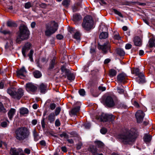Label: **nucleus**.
<instances>
[{"label":"nucleus","mask_w":155,"mask_h":155,"mask_svg":"<svg viewBox=\"0 0 155 155\" xmlns=\"http://www.w3.org/2000/svg\"><path fill=\"white\" fill-rule=\"evenodd\" d=\"M133 130H130L119 134L118 138L119 140L125 144H131L135 141L136 135L133 132Z\"/></svg>","instance_id":"1"},{"label":"nucleus","mask_w":155,"mask_h":155,"mask_svg":"<svg viewBox=\"0 0 155 155\" xmlns=\"http://www.w3.org/2000/svg\"><path fill=\"white\" fill-rule=\"evenodd\" d=\"M19 34L16 39L17 43L27 39L29 35V31L27 27L24 25H21L19 27Z\"/></svg>","instance_id":"2"},{"label":"nucleus","mask_w":155,"mask_h":155,"mask_svg":"<svg viewBox=\"0 0 155 155\" xmlns=\"http://www.w3.org/2000/svg\"><path fill=\"white\" fill-rule=\"evenodd\" d=\"M15 134L16 138L20 141H23L27 138L29 135L27 129L25 127L17 128L15 131Z\"/></svg>","instance_id":"3"},{"label":"nucleus","mask_w":155,"mask_h":155,"mask_svg":"<svg viewBox=\"0 0 155 155\" xmlns=\"http://www.w3.org/2000/svg\"><path fill=\"white\" fill-rule=\"evenodd\" d=\"M58 27V24L55 21H51L49 23L46 25L45 35L48 37L50 36L57 31Z\"/></svg>","instance_id":"4"},{"label":"nucleus","mask_w":155,"mask_h":155,"mask_svg":"<svg viewBox=\"0 0 155 155\" xmlns=\"http://www.w3.org/2000/svg\"><path fill=\"white\" fill-rule=\"evenodd\" d=\"M93 24V21L92 17L87 15L84 18L82 25L85 30L88 31L92 28Z\"/></svg>","instance_id":"5"},{"label":"nucleus","mask_w":155,"mask_h":155,"mask_svg":"<svg viewBox=\"0 0 155 155\" xmlns=\"http://www.w3.org/2000/svg\"><path fill=\"white\" fill-rule=\"evenodd\" d=\"M61 70L62 72L61 75L60 76L61 78H65L67 76L68 79L69 80L72 81L74 79V74L71 73L69 69L66 68L64 66L62 67Z\"/></svg>","instance_id":"6"},{"label":"nucleus","mask_w":155,"mask_h":155,"mask_svg":"<svg viewBox=\"0 0 155 155\" xmlns=\"http://www.w3.org/2000/svg\"><path fill=\"white\" fill-rule=\"evenodd\" d=\"M115 116L112 114H109L102 113L100 117L97 118L101 121L103 122L111 121L112 122L114 121Z\"/></svg>","instance_id":"7"},{"label":"nucleus","mask_w":155,"mask_h":155,"mask_svg":"<svg viewBox=\"0 0 155 155\" xmlns=\"http://www.w3.org/2000/svg\"><path fill=\"white\" fill-rule=\"evenodd\" d=\"M26 91L30 93L35 92L37 89V87L31 83H27L25 86Z\"/></svg>","instance_id":"8"},{"label":"nucleus","mask_w":155,"mask_h":155,"mask_svg":"<svg viewBox=\"0 0 155 155\" xmlns=\"http://www.w3.org/2000/svg\"><path fill=\"white\" fill-rule=\"evenodd\" d=\"M104 103L109 107H113L115 104L113 98L110 96H108L106 97Z\"/></svg>","instance_id":"9"},{"label":"nucleus","mask_w":155,"mask_h":155,"mask_svg":"<svg viewBox=\"0 0 155 155\" xmlns=\"http://www.w3.org/2000/svg\"><path fill=\"white\" fill-rule=\"evenodd\" d=\"M144 116L145 114L141 110L137 111L135 114L137 122L140 123L142 122Z\"/></svg>","instance_id":"10"},{"label":"nucleus","mask_w":155,"mask_h":155,"mask_svg":"<svg viewBox=\"0 0 155 155\" xmlns=\"http://www.w3.org/2000/svg\"><path fill=\"white\" fill-rule=\"evenodd\" d=\"M98 48L101 49L105 53H106L110 48V45L108 42H107L103 45H99Z\"/></svg>","instance_id":"11"},{"label":"nucleus","mask_w":155,"mask_h":155,"mask_svg":"<svg viewBox=\"0 0 155 155\" xmlns=\"http://www.w3.org/2000/svg\"><path fill=\"white\" fill-rule=\"evenodd\" d=\"M23 94L24 91L21 88H20L18 90L17 92H15V93L12 97L19 100L23 95Z\"/></svg>","instance_id":"12"},{"label":"nucleus","mask_w":155,"mask_h":155,"mask_svg":"<svg viewBox=\"0 0 155 155\" xmlns=\"http://www.w3.org/2000/svg\"><path fill=\"white\" fill-rule=\"evenodd\" d=\"M31 45L30 43L28 42L25 44L24 46L22 48V53L25 57H26L25 53L28 51L30 49Z\"/></svg>","instance_id":"13"},{"label":"nucleus","mask_w":155,"mask_h":155,"mask_svg":"<svg viewBox=\"0 0 155 155\" xmlns=\"http://www.w3.org/2000/svg\"><path fill=\"white\" fill-rule=\"evenodd\" d=\"M117 79L118 82L124 83L127 79V76L125 74L121 73L117 76Z\"/></svg>","instance_id":"14"},{"label":"nucleus","mask_w":155,"mask_h":155,"mask_svg":"<svg viewBox=\"0 0 155 155\" xmlns=\"http://www.w3.org/2000/svg\"><path fill=\"white\" fill-rule=\"evenodd\" d=\"M27 71L24 67H22L19 70L17 71L18 77L21 78V77H24L25 74L26 73Z\"/></svg>","instance_id":"15"},{"label":"nucleus","mask_w":155,"mask_h":155,"mask_svg":"<svg viewBox=\"0 0 155 155\" xmlns=\"http://www.w3.org/2000/svg\"><path fill=\"white\" fill-rule=\"evenodd\" d=\"M134 45L136 46H140L141 45L142 42L140 38L138 36L135 37L133 40Z\"/></svg>","instance_id":"16"},{"label":"nucleus","mask_w":155,"mask_h":155,"mask_svg":"<svg viewBox=\"0 0 155 155\" xmlns=\"http://www.w3.org/2000/svg\"><path fill=\"white\" fill-rule=\"evenodd\" d=\"M48 86L45 84L42 83L40 84L38 87L39 89L40 92L42 93H45L47 89Z\"/></svg>","instance_id":"17"},{"label":"nucleus","mask_w":155,"mask_h":155,"mask_svg":"<svg viewBox=\"0 0 155 155\" xmlns=\"http://www.w3.org/2000/svg\"><path fill=\"white\" fill-rule=\"evenodd\" d=\"M132 73L135 74L136 75L143 76V74L142 72H140V70L138 68H133L131 70Z\"/></svg>","instance_id":"18"},{"label":"nucleus","mask_w":155,"mask_h":155,"mask_svg":"<svg viewBox=\"0 0 155 155\" xmlns=\"http://www.w3.org/2000/svg\"><path fill=\"white\" fill-rule=\"evenodd\" d=\"M16 112L15 110L11 108L8 113V117L10 120H12Z\"/></svg>","instance_id":"19"},{"label":"nucleus","mask_w":155,"mask_h":155,"mask_svg":"<svg viewBox=\"0 0 155 155\" xmlns=\"http://www.w3.org/2000/svg\"><path fill=\"white\" fill-rule=\"evenodd\" d=\"M80 108V107L79 106L74 107L71 110V114L73 115H76L79 112Z\"/></svg>","instance_id":"20"},{"label":"nucleus","mask_w":155,"mask_h":155,"mask_svg":"<svg viewBox=\"0 0 155 155\" xmlns=\"http://www.w3.org/2000/svg\"><path fill=\"white\" fill-rule=\"evenodd\" d=\"M136 81L139 84H142L145 82V78L143 74V76H139L136 78Z\"/></svg>","instance_id":"21"},{"label":"nucleus","mask_w":155,"mask_h":155,"mask_svg":"<svg viewBox=\"0 0 155 155\" xmlns=\"http://www.w3.org/2000/svg\"><path fill=\"white\" fill-rule=\"evenodd\" d=\"M20 113V114L24 115L25 114H27L28 113V110L26 108L22 107L19 109Z\"/></svg>","instance_id":"22"},{"label":"nucleus","mask_w":155,"mask_h":155,"mask_svg":"<svg viewBox=\"0 0 155 155\" xmlns=\"http://www.w3.org/2000/svg\"><path fill=\"white\" fill-rule=\"evenodd\" d=\"M10 153L11 155H19V151L15 148H11Z\"/></svg>","instance_id":"23"},{"label":"nucleus","mask_w":155,"mask_h":155,"mask_svg":"<svg viewBox=\"0 0 155 155\" xmlns=\"http://www.w3.org/2000/svg\"><path fill=\"white\" fill-rule=\"evenodd\" d=\"M55 119V114L54 113H51L48 116V120L51 123L53 122Z\"/></svg>","instance_id":"24"},{"label":"nucleus","mask_w":155,"mask_h":155,"mask_svg":"<svg viewBox=\"0 0 155 155\" xmlns=\"http://www.w3.org/2000/svg\"><path fill=\"white\" fill-rule=\"evenodd\" d=\"M56 59L55 57H54L53 58L50 64L49 68V69H52L54 68V65L55 64Z\"/></svg>","instance_id":"25"},{"label":"nucleus","mask_w":155,"mask_h":155,"mask_svg":"<svg viewBox=\"0 0 155 155\" xmlns=\"http://www.w3.org/2000/svg\"><path fill=\"white\" fill-rule=\"evenodd\" d=\"M32 132L35 140V141H38L40 139V137H39L35 129L33 130Z\"/></svg>","instance_id":"26"},{"label":"nucleus","mask_w":155,"mask_h":155,"mask_svg":"<svg viewBox=\"0 0 155 155\" xmlns=\"http://www.w3.org/2000/svg\"><path fill=\"white\" fill-rule=\"evenodd\" d=\"M108 37V33L106 32H103L100 34L99 38L100 39H105L107 38Z\"/></svg>","instance_id":"27"},{"label":"nucleus","mask_w":155,"mask_h":155,"mask_svg":"<svg viewBox=\"0 0 155 155\" xmlns=\"http://www.w3.org/2000/svg\"><path fill=\"white\" fill-rule=\"evenodd\" d=\"M33 73L35 77L36 78H39L42 76L41 72L38 70L35 71L33 72Z\"/></svg>","instance_id":"28"},{"label":"nucleus","mask_w":155,"mask_h":155,"mask_svg":"<svg viewBox=\"0 0 155 155\" xmlns=\"http://www.w3.org/2000/svg\"><path fill=\"white\" fill-rule=\"evenodd\" d=\"M116 71L114 69H111L109 71V75L110 77H113L116 75Z\"/></svg>","instance_id":"29"},{"label":"nucleus","mask_w":155,"mask_h":155,"mask_svg":"<svg viewBox=\"0 0 155 155\" xmlns=\"http://www.w3.org/2000/svg\"><path fill=\"white\" fill-rule=\"evenodd\" d=\"M151 139V136L150 135L146 134L143 137L144 141L146 142H149Z\"/></svg>","instance_id":"30"},{"label":"nucleus","mask_w":155,"mask_h":155,"mask_svg":"<svg viewBox=\"0 0 155 155\" xmlns=\"http://www.w3.org/2000/svg\"><path fill=\"white\" fill-rule=\"evenodd\" d=\"M13 45V42L11 40H9L7 41L6 44L5 46L6 49L8 48L11 47Z\"/></svg>","instance_id":"31"},{"label":"nucleus","mask_w":155,"mask_h":155,"mask_svg":"<svg viewBox=\"0 0 155 155\" xmlns=\"http://www.w3.org/2000/svg\"><path fill=\"white\" fill-rule=\"evenodd\" d=\"M81 18V16L80 15L77 14L73 15V20L74 21H79Z\"/></svg>","instance_id":"32"},{"label":"nucleus","mask_w":155,"mask_h":155,"mask_svg":"<svg viewBox=\"0 0 155 155\" xmlns=\"http://www.w3.org/2000/svg\"><path fill=\"white\" fill-rule=\"evenodd\" d=\"M149 46L150 48L155 47V40L151 38L149 41Z\"/></svg>","instance_id":"33"},{"label":"nucleus","mask_w":155,"mask_h":155,"mask_svg":"<svg viewBox=\"0 0 155 155\" xmlns=\"http://www.w3.org/2000/svg\"><path fill=\"white\" fill-rule=\"evenodd\" d=\"M7 92L11 96L13 97L14 93V90L12 88H9L7 90Z\"/></svg>","instance_id":"34"},{"label":"nucleus","mask_w":155,"mask_h":155,"mask_svg":"<svg viewBox=\"0 0 155 155\" xmlns=\"http://www.w3.org/2000/svg\"><path fill=\"white\" fill-rule=\"evenodd\" d=\"M70 0H64L62 2V4L66 7H68L70 4Z\"/></svg>","instance_id":"35"},{"label":"nucleus","mask_w":155,"mask_h":155,"mask_svg":"<svg viewBox=\"0 0 155 155\" xmlns=\"http://www.w3.org/2000/svg\"><path fill=\"white\" fill-rule=\"evenodd\" d=\"M7 25L8 26L10 27H16L17 26V25L15 22L12 21H8L7 22Z\"/></svg>","instance_id":"36"},{"label":"nucleus","mask_w":155,"mask_h":155,"mask_svg":"<svg viewBox=\"0 0 155 155\" xmlns=\"http://www.w3.org/2000/svg\"><path fill=\"white\" fill-rule=\"evenodd\" d=\"M91 151L93 155H94L97 153V150L96 148L94 146H92L90 147Z\"/></svg>","instance_id":"37"},{"label":"nucleus","mask_w":155,"mask_h":155,"mask_svg":"<svg viewBox=\"0 0 155 155\" xmlns=\"http://www.w3.org/2000/svg\"><path fill=\"white\" fill-rule=\"evenodd\" d=\"M117 53L120 56H123L125 54L123 50L120 48H118L117 49Z\"/></svg>","instance_id":"38"},{"label":"nucleus","mask_w":155,"mask_h":155,"mask_svg":"<svg viewBox=\"0 0 155 155\" xmlns=\"http://www.w3.org/2000/svg\"><path fill=\"white\" fill-rule=\"evenodd\" d=\"M113 38L114 39L117 40H120L121 38L119 33L117 32H114V33Z\"/></svg>","instance_id":"39"},{"label":"nucleus","mask_w":155,"mask_h":155,"mask_svg":"<svg viewBox=\"0 0 155 155\" xmlns=\"http://www.w3.org/2000/svg\"><path fill=\"white\" fill-rule=\"evenodd\" d=\"M80 34L78 32H76L74 34L73 37L77 40H80Z\"/></svg>","instance_id":"40"},{"label":"nucleus","mask_w":155,"mask_h":155,"mask_svg":"<svg viewBox=\"0 0 155 155\" xmlns=\"http://www.w3.org/2000/svg\"><path fill=\"white\" fill-rule=\"evenodd\" d=\"M32 6V4L30 2H28L25 4V8L28 9Z\"/></svg>","instance_id":"41"},{"label":"nucleus","mask_w":155,"mask_h":155,"mask_svg":"<svg viewBox=\"0 0 155 155\" xmlns=\"http://www.w3.org/2000/svg\"><path fill=\"white\" fill-rule=\"evenodd\" d=\"M33 54V51L31 50H30L29 53L28 54V56L29 57V58L30 60V61H33V59L32 57Z\"/></svg>","instance_id":"42"},{"label":"nucleus","mask_w":155,"mask_h":155,"mask_svg":"<svg viewBox=\"0 0 155 155\" xmlns=\"http://www.w3.org/2000/svg\"><path fill=\"white\" fill-rule=\"evenodd\" d=\"M113 11L115 14H117V15H118L119 16L121 17H123V15L122 14L121 12L118 11L117 10L115 9H113Z\"/></svg>","instance_id":"43"},{"label":"nucleus","mask_w":155,"mask_h":155,"mask_svg":"<svg viewBox=\"0 0 155 155\" xmlns=\"http://www.w3.org/2000/svg\"><path fill=\"white\" fill-rule=\"evenodd\" d=\"M61 110V108L60 107H57L55 110V115H58L60 113Z\"/></svg>","instance_id":"44"},{"label":"nucleus","mask_w":155,"mask_h":155,"mask_svg":"<svg viewBox=\"0 0 155 155\" xmlns=\"http://www.w3.org/2000/svg\"><path fill=\"white\" fill-rule=\"evenodd\" d=\"M96 144L99 147H101L103 146V143L101 141H97L95 142Z\"/></svg>","instance_id":"45"},{"label":"nucleus","mask_w":155,"mask_h":155,"mask_svg":"<svg viewBox=\"0 0 155 155\" xmlns=\"http://www.w3.org/2000/svg\"><path fill=\"white\" fill-rule=\"evenodd\" d=\"M79 93L81 96H84L85 95V91L84 89H81L79 91Z\"/></svg>","instance_id":"46"},{"label":"nucleus","mask_w":155,"mask_h":155,"mask_svg":"<svg viewBox=\"0 0 155 155\" xmlns=\"http://www.w3.org/2000/svg\"><path fill=\"white\" fill-rule=\"evenodd\" d=\"M82 146V144L81 142H79L76 144V148L77 150H79L81 148Z\"/></svg>","instance_id":"47"},{"label":"nucleus","mask_w":155,"mask_h":155,"mask_svg":"<svg viewBox=\"0 0 155 155\" xmlns=\"http://www.w3.org/2000/svg\"><path fill=\"white\" fill-rule=\"evenodd\" d=\"M56 107V105L54 103H51L49 106L51 110H54Z\"/></svg>","instance_id":"48"},{"label":"nucleus","mask_w":155,"mask_h":155,"mask_svg":"<svg viewBox=\"0 0 155 155\" xmlns=\"http://www.w3.org/2000/svg\"><path fill=\"white\" fill-rule=\"evenodd\" d=\"M107 129L104 127L102 128L100 130L101 133L102 134H105L107 133Z\"/></svg>","instance_id":"49"},{"label":"nucleus","mask_w":155,"mask_h":155,"mask_svg":"<svg viewBox=\"0 0 155 155\" xmlns=\"http://www.w3.org/2000/svg\"><path fill=\"white\" fill-rule=\"evenodd\" d=\"M45 118L43 117L42 118V120L41 121V126L42 127V128L44 129L45 127Z\"/></svg>","instance_id":"50"},{"label":"nucleus","mask_w":155,"mask_h":155,"mask_svg":"<svg viewBox=\"0 0 155 155\" xmlns=\"http://www.w3.org/2000/svg\"><path fill=\"white\" fill-rule=\"evenodd\" d=\"M1 111L5 112V110L2 103L0 102V112Z\"/></svg>","instance_id":"51"},{"label":"nucleus","mask_w":155,"mask_h":155,"mask_svg":"<svg viewBox=\"0 0 155 155\" xmlns=\"http://www.w3.org/2000/svg\"><path fill=\"white\" fill-rule=\"evenodd\" d=\"M117 90L118 92L120 94H122L124 92V90L123 89L119 87H118L117 88Z\"/></svg>","instance_id":"52"},{"label":"nucleus","mask_w":155,"mask_h":155,"mask_svg":"<svg viewBox=\"0 0 155 155\" xmlns=\"http://www.w3.org/2000/svg\"><path fill=\"white\" fill-rule=\"evenodd\" d=\"M56 38L58 40H61L63 38L64 36L62 35L59 34L57 35Z\"/></svg>","instance_id":"53"},{"label":"nucleus","mask_w":155,"mask_h":155,"mask_svg":"<svg viewBox=\"0 0 155 155\" xmlns=\"http://www.w3.org/2000/svg\"><path fill=\"white\" fill-rule=\"evenodd\" d=\"M55 125L56 126L58 127L61 125L60 122L59 120L58 119H57L55 123Z\"/></svg>","instance_id":"54"},{"label":"nucleus","mask_w":155,"mask_h":155,"mask_svg":"<svg viewBox=\"0 0 155 155\" xmlns=\"http://www.w3.org/2000/svg\"><path fill=\"white\" fill-rule=\"evenodd\" d=\"M84 126L86 129H89L91 127V124L89 123H86L84 124Z\"/></svg>","instance_id":"55"},{"label":"nucleus","mask_w":155,"mask_h":155,"mask_svg":"<svg viewBox=\"0 0 155 155\" xmlns=\"http://www.w3.org/2000/svg\"><path fill=\"white\" fill-rule=\"evenodd\" d=\"M132 45L130 44H127L125 45V48L127 49H129L131 48Z\"/></svg>","instance_id":"56"},{"label":"nucleus","mask_w":155,"mask_h":155,"mask_svg":"<svg viewBox=\"0 0 155 155\" xmlns=\"http://www.w3.org/2000/svg\"><path fill=\"white\" fill-rule=\"evenodd\" d=\"M98 89L99 90L103 91L106 90V88L104 87L99 86L98 87Z\"/></svg>","instance_id":"57"},{"label":"nucleus","mask_w":155,"mask_h":155,"mask_svg":"<svg viewBox=\"0 0 155 155\" xmlns=\"http://www.w3.org/2000/svg\"><path fill=\"white\" fill-rule=\"evenodd\" d=\"M24 152L28 154L30 153V150L28 148H25L24 150Z\"/></svg>","instance_id":"58"},{"label":"nucleus","mask_w":155,"mask_h":155,"mask_svg":"<svg viewBox=\"0 0 155 155\" xmlns=\"http://www.w3.org/2000/svg\"><path fill=\"white\" fill-rule=\"evenodd\" d=\"M1 125L2 127H6L7 126V122L5 121L2 122L1 123Z\"/></svg>","instance_id":"59"},{"label":"nucleus","mask_w":155,"mask_h":155,"mask_svg":"<svg viewBox=\"0 0 155 155\" xmlns=\"http://www.w3.org/2000/svg\"><path fill=\"white\" fill-rule=\"evenodd\" d=\"M72 9L73 12H76L78 11V8L77 6L74 5L72 6Z\"/></svg>","instance_id":"60"},{"label":"nucleus","mask_w":155,"mask_h":155,"mask_svg":"<svg viewBox=\"0 0 155 155\" xmlns=\"http://www.w3.org/2000/svg\"><path fill=\"white\" fill-rule=\"evenodd\" d=\"M120 106L122 108H124V109H126L127 108V107L123 103H120Z\"/></svg>","instance_id":"61"},{"label":"nucleus","mask_w":155,"mask_h":155,"mask_svg":"<svg viewBox=\"0 0 155 155\" xmlns=\"http://www.w3.org/2000/svg\"><path fill=\"white\" fill-rule=\"evenodd\" d=\"M0 32L3 34L4 35H6L9 33L10 31L7 30H4L2 31H0Z\"/></svg>","instance_id":"62"},{"label":"nucleus","mask_w":155,"mask_h":155,"mask_svg":"<svg viewBox=\"0 0 155 155\" xmlns=\"http://www.w3.org/2000/svg\"><path fill=\"white\" fill-rule=\"evenodd\" d=\"M60 137H64L66 138L68 137V135L65 133H63L62 134H60Z\"/></svg>","instance_id":"63"},{"label":"nucleus","mask_w":155,"mask_h":155,"mask_svg":"<svg viewBox=\"0 0 155 155\" xmlns=\"http://www.w3.org/2000/svg\"><path fill=\"white\" fill-rule=\"evenodd\" d=\"M40 144L42 146H45L46 145V143L45 141L42 140L40 142Z\"/></svg>","instance_id":"64"}]
</instances>
